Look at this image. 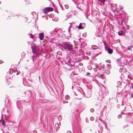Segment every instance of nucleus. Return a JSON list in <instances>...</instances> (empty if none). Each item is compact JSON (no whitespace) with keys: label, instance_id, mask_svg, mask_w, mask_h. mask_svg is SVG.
<instances>
[{"label":"nucleus","instance_id":"nucleus-7","mask_svg":"<svg viewBox=\"0 0 133 133\" xmlns=\"http://www.w3.org/2000/svg\"><path fill=\"white\" fill-rule=\"evenodd\" d=\"M78 29H83V28L81 26V24L80 23Z\"/></svg>","mask_w":133,"mask_h":133},{"label":"nucleus","instance_id":"nucleus-1","mask_svg":"<svg viewBox=\"0 0 133 133\" xmlns=\"http://www.w3.org/2000/svg\"><path fill=\"white\" fill-rule=\"evenodd\" d=\"M53 10L54 9L52 8L47 7L43 9V11L44 13L46 14L50 12L53 11Z\"/></svg>","mask_w":133,"mask_h":133},{"label":"nucleus","instance_id":"nucleus-14","mask_svg":"<svg viewBox=\"0 0 133 133\" xmlns=\"http://www.w3.org/2000/svg\"><path fill=\"white\" fill-rule=\"evenodd\" d=\"M93 117H91L90 118V119H93Z\"/></svg>","mask_w":133,"mask_h":133},{"label":"nucleus","instance_id":"nucleus-9","mask_svg":"<svg viewBox=\"0 0 133 133\" xmlns=\"http://www.w3.org/2000/svg\"><path fill=\"white\" fill-rule=\"evenodd\" d=\"M53 21H55L57 22L58 20V18H57H57L56 19V18H54L53 19Z\"/></svg>","mask_w":133,"mask_h":133},{"label":"nucleus","instance_id":"nucleus-10","mask_svg":"<svg viewBox=\"0 0 133 133\" xmlns=\"http://www.w3.org/2000/svg\"><path fill=\"white\" fill-rule=\"evenodd\" d=\"M118 34L120 36L122 35H123L122 32V31H119L118 33Z\"/></svg>","mask_w":133,"mask_h":133},{"label":"nucleus","instance_id":"nucleus-17","mask_svg":"<svg viewBox=\"0 0 133 133\" xmlns=\"http://www.w3.org/2000/svg\"><path fill=\"white\" fill-rule=\"evenodd\" d=\"M132 89H133V86H132Z\"/></svg>","mask_w":133,"mask_h":133},{"label":"nucleus","instance_id":"nucleus-13","mask_svg":"<svg viewBox=\"0 0 133 133\" xmlns=\"http://www.w3.org/2000/svg\"><path fill=\"white\" fill-rule=\"evenodd\" d=\"M91 111H92V112H93L94 110L93 109H91Z\"/></svg>","mask_w":133,"mask_h":133},{"label":"nucleus","instance_id":"nucleus-5","mask_svg":"<svg viewBox=\"0 0 133 133\" xmlns=\"http://www.w3.org/2000/svg\"><path fill=\"white\" fill-rule=\"evenodd\" d=\"M108 52L110 54H111L113 52V51L112 49L110 48H108Z\"/></svg>","mask_w":133,"mask_h":133},{"label":"nucleus","instance_id":"nucleus-4","mask_svg":"<svg viewBox=\"0 0 133 133\" xmlns=\"http://www.w3.org/2000/svg\"><path fill=\"white\" fill-rule=\"evenodd\" d=\"M43 33H39V38L41 40H42L44 36H43Z\"/></svg>","mask_w":133,"mask_h":133},{"label":"nucleus","instance_id":"nucleus-8","mask_svg":"<svg viewBox=\"0 0 133 133\" xmlns=\"http://www.w3.org/2000/svg\"><path fill=\"white\" fill-rule=\"evenodd\" d=\"M2 125L4 127L5 126V121L4 120L2 119Z\"/></svg>","mask_w":133,"mask_h":133},{"label":"nucleus","instance_id":"nucleus-16","mask_svg":"<svg viewBox=\"0 0 133 133\" xmlns=\"http://www.w3.org/2000/svg\"><path fill=\"white\" fill-rule=\"evenodd\" d=\"M130 78L131 80L132 79V78L131 77H130Z\"/></svg>","mask_w":133,"mask_h":133},{"label":"nucleus","instance_id":"nucleus-3","mask_svg":"<svg viewBox=\"0 0 133 133\" xmlns=\"http://www.w3.org/2000/svg\"><path fill=\"white\" fill-rule=\"evenodd\" d=\"M32 52L34 54H35L38 50L37 47L35 46H32Z\"/></svg>","mask_w":133,"mask_h":133},{"label":"nucleus","instance_id":"nucleus-2","mask_svg":"<svg viewBox=\"0 0 133 133\" xmlns=\"http://www.w3.org/2000/svg\"><path fill=\"white\" fill-rule=\"evenodd\" d=\"M64 48L66 49L71 50L72 49V45L70 43L66 44L64 45Z\"/></svg>","mask_w":133,"mask_h":133},{"label":"nucleus","instance_id":"nucleus-11","mask_svg":"<svg viewBox=\"0 0 133 133\" xmlns=\"http://www.w3.org/2000/svg\"><path fill=\"white\" fill-rule=\"evenodd\" d=\"M132 48V46H130L128 48V50H131V48Z\"/></svg>","mask_w":133,"mask_h":133},{"label":"nucleus","instance_id":"nucleus-6","mask_svg":"<svg viewBox=\"0 0 133 133\" xmlns=\"http://www.w3.org/2000/svg\"><path fill=\"white\" fill-rule=\"evenodd\" d=\"M98 1L101 2V3H102L103 4H104L105 0H98Z\"/></svg>","mask_w":133,"mask_h":133},{"label":"nucleus","instance_id":"nucleus-12","mask_svg":"<svg viewBox=\"0 0 133 133\" xmlns=\"http://www.w3.org/2000/svg\"><path fill=\"white\" fill-rule=\"evenodd\" d=\"M30 36H31V38H33V35L32 34H30Z\"/></svg>","mask_w":133,"mask_h":133},{"label":"nucleus","instance_id":"nucleus-15","mask_svg":"<svg viewBox=\"0 0 133 133\" xmlns=\"http://www.w3.org/2000/svg\"><path fill=\"white\" fill-rule=\"evenodd\" d=\"M89 74H90V73H88L87 75H89Z\"/></svg>","mask_w":133,"mask_h":133}]
</instances>
